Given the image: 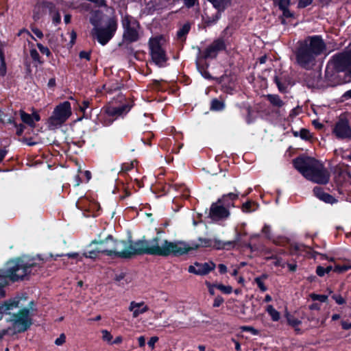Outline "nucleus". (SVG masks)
<instances>
[{
	"mask_svg": "<svg viewBox=\"0 0 351 351\" xmlns=\"http://www.w3.org/2000/svg\"><path fill=\"white\" fill-rule=\"evenodd\" d=\"M9 315L10 317L5 320L11 324L8 328L12 335L25 332L33 324L30 310L27 307L20 309L17 313L11 312V315Z\"/></svg>",
	"mask_w": 351,
	"mask_h": 351,
	"instance_id": "8",
	"label": "nucleus"
},
{
	"mask_svg": "<svg viewBox=\"0 0 351 351\" xmlns=\"http://www.w3.org/2000/svg\"><path fill=\"white\" fill-rule=\"evenodd\" d=\"M224 302V299L221 295H217L214 299L213 306L214 308L219 307Z\"/></svg>",
	"mask_w": 351,
	"mask_h": 351,
	"instance_id": "53",
	"label": "nucleus"
},
{
	"mask_svg": "<svg viewBox=\"0 0 351 351\" xmlns=\"http://www.w3.org/2000/svg\"><path fill=\"white\" fill-rule=\"evenodd\" d=\"M267 99L270 102V104L276 107L280 108L283 106L285 103L280 99V96L278 95H267Z\"/></svg>",
	"mask_w": 351,
	"mask_h": 351,
	"instance_id": "31",
	"label": "nucleus"
},
{
	"mask_svg": "<svg viewBox=\"0 0 351 351\" xmlns=\"http://www.w3.org/2000/svg\"><path fill=\"white\" fill-rule=\"evenodd\" d=\"M128 310L132 312V316L134 318H136L141 314H143L149 311V307L145 304L144 302H136L132 301L130 304Z\"/></svg>",
	"mask_w": 351,
	"mask_h": 351,
	"instance_id": "19",
	"label": "nucleus"
},
{
	"mask_svg": "<svg viewBox=\"0 0 351 351\" xmlns=\"http://www.w3.org/2000/svg\"><path fill=\"white\" fill-rule=\"evenodd\" d=\"M351 66V50L340 52L332 56L325 69V78L333 81L338 73L346 72Z\"/></svg>",
	"mask_w": 351,
	"mask_h": 351,
	"instance_id": "6",
	"label": "nucleus"
},
{
	"mask_svg": "<svg viewBox=\"0 0 351 351\" xmlns=\"http://www.w3.org/2000/svg\"><path fill=\"white\" fill-rule=\"evenodd\" d=\"M311 75L313 76V82H312V86L319 85V84L322 81L321 73L314 72L311 73Z\"/></svg>",
	"mask_w": 351,
	"mask_h": 351,
	"instance_id": "49",
	"label": "nucleus"
},
{
	"mask_svg": "<svg viewBox=\"0 0 351 351\" xmlns=\"http://www.w3.org/2000/svg\"><path fill=\"white\" fill-rule=\"evenodd\" d=\"M282 12V16L285 18L289 19V18H293L294 17V13L291 12L289 8H283V10H281Z\"/></svg>",
	"mask_w": 351,
	"mask_h": 351,
	"instance_id": "56",
	"label": "nucleus"
},
{
	"mask_svg": "<svg viewBox=\"0 0 351 351\" xmlns=\"http://www.w3.org/2000/svg\"><path fill=\"white\" fill-rule=\"evenodd\" d=\"M241 328L243 332H249L253 335H258L260 334V331L250 326H244Z\"/></svg>",
	"mask_w": 351,
	"mask_h": 351,
	"instance_id": "45",
	"label": "nucleus"
},
{
	"mask_svg": "<svg viewBox=\"0 0 351 351\" xmlns=\"http://www.w3.org/2000/svg\"><path fill=\"white\" fill-rule=\"evenodd\" d=\"M71 104L65 101L56 106L51 116L48 119L47 123L49 129L61 126L71 115Z\"/></svg>",
	"mask_w": 351,
	"mask_h": 351,
	"instance_id": "10",
	"label": "nucleus"
},
{
	"mask_svg": "<svg viewBox=\"0 0 351 351\" xmlns=\"http://www.w3.org/2000/svg\"><path fill=\"white\" fill-rule=\"evenodd\" d=\"M203 23L205 26L210 27L217 23V21L212 16H207L206 19L203 18Z\"/></svg>",
	"mask_w": 351,
	"mask_h": 351,
	"instance_id": "51",
	"label": "nucleus"
},
{
	"mask_svg": "<svg viewBox=\"0 0 351 351\" xmlns=\"http://www.w3.org/2000/svg\"><path fill=\"white\" fill-rule=\"evenodd\" d=\"M10 123H13L14 126L16 128V134L21 136L25 129V126L23 123L18 124L14 120L10 119Z\"/></svg>",
	"mask_w": 351,
	"mask_h": 351,
	"instance_id": "41",
	"label": "nucleus"
},
{
	"mask_svg": "<svg viewBox=\"0 0 351 351\" xmlns=\"http://www.w3.org/2000/svg\"><path fill=\"white\" fill-rule=\"evenodd\" d=\"M101 333L103 341H106L108 344L110 345L113 338L111 333L107 330H102Z\"/></svg>",
	"mask_w": 351,
	"mask_h": 351,
	"instance_id": "44",
	"label": "nucleus"
},
{
	"mask_svg": "<svg viewBox=\"0 0 351 351\" xmlns=\"http://www.w3.org/2000/svg\"><path fill=\"white\" fill-rule=\"evenodd\" d=\"M266 311L270 315L272 321L278 322L280 319V313L272 305H268L266 308Z\"/></svg>",
	"mask_w": 351,
	"mask_h": 351,
	"instance_id": "34",
	"label": "nucleus"
},
{
	"mask_svg": "<svg viewBox=\"0 0 351 351\" xmlns=\"http://www.w3.org/2000/svg\"><path fill=\"white\" fill-rule=\"evenodd\" d=\"M20 116L21 121L30 126L31 128H34L36 125L35 123H34V120L32 118V114L27 113L24 110H20Z\"/></svg>",
	"mask_w": 351,
	"mask_h": 351,
	"instance_id": "32",
	"label": "nucleus"
},
{
	"mask_svg": "<svg viewBox=\"0 0 351 351\" xmlns=\"http://www.w3.org/2000/svg\"><path fill=\"white\" fill-rule=\"evenodd\" d=\"M121 25L123 29V41L125 43H133L140 39V23L128 14H121Z\"/></svg>",
	"mask_w": 351,
	"mask_h": 351,
	"instance_id": "9",
	"label": "nucleus"
},
{
	"mask_svg": "<svg viewBox=\"0 0 351 351\" xmlns=\"http://www.w3.org/2000/svg\"><path fill=\"white\" fill-rule=\"evenodd\" d=\"M150 55L153 62L156 65L167 61L166 51L162 49L160 40L158 37L151 38L149 41Z\"/></svg>",
	"mask_w": 351,
	"mask_h": 351,
	"instance_id": "13",
	"label": "nucleus"
},
{
	"mask_svg": "<svg viewBox=\"0 0 351 351\" xmlns=\"http://www.w3.org/2000/svg\"><path fill=\"white\" fill-rule=\"evenodd\" d=\"M215 288L221 291L224 294H230L232 292V287L230 285L215 283Z\"/></svg>",
	"mask_w": 351,
	"mask_h": 351,
	"instance_id": "39",
	"label": "nucleus"
},
{
	"mask_svg": "<svg viewBox=\"0 0 351 351\" xmlns=\"http://www.w3.org/2000/svg\"><path fill=\"white\" fill-rule=\"evenodd\" d=\"M39 263L36 262V258L26 259L24 257H16L9 261L7 268L0 269L1 282L0 287H6L8 285V279L12 282L29 280V276L38 274L43 267V259L38 256Z\"/></svg>",
	"mask_w": 351,
	"mask_h": 351,
	"instance_id": "3",
	"label": "nucleus"
},
{
	"mask_svg": "<svg viewBox=\"0 0 351 351\" xmlns=\"http://www.w3.org/2000/svg\"><path fill=\"white\" fill-rule=\"evenodd\" d=\"M191 28V25L189 22L185 23L177 31L176 37L179 42L184 43L186 40V36L189 34Z\"/></svg>",
	"mask_w": 351,
	"mask_h": 351,
	"instance_id": "25",
	"label": "nucleus"
},
{
	"mask_svg": "<svg viewBox=\"0 0 351 351\" xmlns=\"http://www.w3.org/2000/svg\"><path fill=\"white\" fill-rule=\"evenodd\" d=\"M313 0H299L298 3V8H305L313 3Z\"/></svg>",
	"mask_w": 351,
	"mask_h": 351,
	"instance_id": "55",
	"label": "nucleus"
},
{
	"mask_svg": "<svg viewBox=\"0 0 351 351\" xmlns=\"http://www.w3.org/2000/svg\"><path fill=\"white\" fill-rule=\"evenodd\" d=\"M7 73V66L5 54L0 56V77H5Z\"/></svg>",
	"mask_w": 351,
	"mask_h": 351,
	"instance_id": "36",
	"label": "nucleus"
},
{
	"mask_svg": "<svg viewBox=\"0 0 351 351\" xmlns=\"http://www.w3.org/2000/svg\"><path fill=\"white\" fill-rule=\"evenodd\" d=\"M66 341V336L64 333H62L59 337L55 340V344L57 346L62 345Z\"/></svg>",
	"mask_w": 351,
	"mask_h": 351,
	"instance_id": "60",
	"label": "nucleus"
},
{
	"mask_svg": "<svg viewBox=\"0 0 351 351\" xmlns=\"http://www.w3.org/2000/svg\"><path fill=\"white\" fill-rule=\"evenodd\" d=\"M286 318L288 324L295 328V330L297 331V332L298 333L300 331V329L296 327L300 326L302 324V322L298 318H295L293 315L289 314V313L286 314Z\"/></svg>",
	"mask_w": 351,
	"mask_h": 351,
	"instance_id": "30",
	"label": "nucleus"
},
{
	"mask_svg": "<svg viewBox=\"0 0 351 351\" xmlns=\"http://www.w3.org/2000/svg\"><path fill=\"white\" fill-rule=\"evenodd\" d=\"M219 83L221 84V90L229 95H233L235 92V87L234 82L231 81L230 77L227 75H222L220 79Z\"/></svg>",
	"mask_w": 351,
	"mask_h": 351,
	"instance_id": "22",
	"label": "nucleus"
},
{
	"mask_svg": "<svg viewBox=\"0 0 351 351\" xmlns=\"http://www.w3.org/2000/svg\"><path fill=\"white\" fill-rule=\"evenodd\" d=\"M29 54L33 61L36 62L40 64L43 63V61L41 60V58L36 49H30Z\"/></svg>",
	"mask_w": 351,
	"mask_h": 351,
	"instance_id": "40",
	"label": "nucleus"
},
{
	"mask_svg": "<svg viewBox=\"0 0 351 351\" xmlns=\"http://www.w3.org/2000/svg\"><path fill=\"white\" fill-rule=\"evenodd\" d=\"M326 49V45L321 35L308 36L304 40L298 42L294 51L296 63L301 68L308 69L316 58Z\"/></svg>",
	"mask_w": 351,
	"mask_h": 351,
	"instance_id": "4",
	"label": "nucleus"
},
{
	"mask_svg": "<svg viewBox=\"0 0 351 351\" xmlns=\"http://www.w3.org/2000/svg\"><path fill=\"white\" fill-rule=\"evenodd\" d=\"M275 5H278L280 10L283 8H289L291 5V0H272Z\"/></svg>",
	"mask_w": 351,
	"mask_h": 351,
	"instance_id": "37",
	"label": "nucleus"
},
{
	"mask_svg": "<svg viewBox=\"0 0 351 351\" xmlns=\"http://www.w3.org/2000/svg\"><path fill=\"white\" fill-rule=\"evenodd\" d=\"M300 136L302 139L308 141L311 138V135L308 130L306 128H302L300 130Z\"/></svg>",
	"mask_w": 351,
	"mask_h": 351,
	"instance_id": "46",
	"label": "nucleus"
},
{
	"mask_svg": "<svg viewBox=\"0 0 351 351\" xmlns=\"http://www.w3.org/2000/svg\"><path fill=\"white\" fill-rule=\"evenodd\" d=\"M246 232L241 233L237 231L234 241H222L218 239H210L198 237V243L191 241L187 243L183 241H169L167 239L162 241V245H159L160 237H155L148 244V254L167 257H180L189 254L191 251L197 250L201 247H212L214 250H231L241 242V237L246 236Z\"/></svg>",
	"mask_w": 351,
	"mask_h": 351,
	"instance_id": "1",
	"label": "nucleus"
},
{
	"mask_svg": "<svg viewBox=\"0 0 351 351\" xmlns=\"http://www.w3.org/2000/svg\"><path fill=\"white\" fill-rule=\"evenodd\" d=\"M52 21L55 25H58L61 22V16L57 10L52 14Z\"/></svg>",
	"mask_w": 351,
	"mask_h": 351,
	"instance_id": "52",
	"label": "nucleus"
},
{
	"mask_svg": "<svg viewBox=\"0 0 351 351\" xmlns=\"http://www.w3.org/2000/svg\"><path fill=\"white\" fill-rule=\"evenodd\" d=\"M267 278L268 275L267 274H263L254 278L255 283L262 292H265L267 290V287L264 284V280L267 279Z\"/></svg>",
	"mask_w": 351,
	"mask_h": 351,
	"instance_id": "33",
	"label": "nucleus"
},
{
	"mask_svg": "<svg viewBox=\"0 0 351 351\" xmlns=\"http://www.w3.org/2000/svg\"><path fill=\"white\" fill-rule=\"evenodd\" d=\"M40 8L43 12L48 11L49 14H52L57 10L56 5L53 2L44 0L40 3Z\"/></svg>",
	"mask_w": 351,
	"mask_h": 351,
	"instance_id": "29",
	"label": "nucleus"
},
{
	"mask_svg": "<svg viewBox=\"0 0 351 351\" xmlns=\"http://www.w3.org/2000/svg\"><path fill=\"white\" fill-rule=\"evenodd\" d=\"M132 105L129 103L119 106H109L104 108V114L106 116L104 121L105 125H110L119 117L126 114L132 108Z\"/></svg>",
	"mask_w": 351,
	"mask_h": 351,
	"instance_id": "12",
	"label": "nucleus"
},
{
	"mask_svg": "<svg viewBox=\"0 0 351 351\" xmlns=\"http://www.w3.org/2000/svg\"><path fill=\"white\" fill-rule=\"evenodd\" d=\"M205 285H206V287L208 289L209 294L210 295H215V292L214 289L215 288V284H212L208 281H206Z\"/></svg>",
	"mask_w": 351,
	"mask_h": 351,
	"instance_id": "59",
	"label": "nucleus"
},
{
	"mask_svg": "<svg viewBox=\"0 0 351 351\" xmlns=\"http://www.w3.org/2000/svg\"><path fill=\"white\" fill-rule=\"evenodd\" d=\"M79 57L81 59H86V60L90 61L91 58V51H81L79 53Z\"/></svg>",
	"mask_w": 351,
	"mask_h": 351,
	"instance_id": "54",
	"label": "nucleus"
},
{
	"mask_svg": "<svg viewBox=\"0 0 351 351\" xmlns=\"http://www.w3.org/2000/svg\"><path fill=\"white\" fill-rule=\"evenodd\" d=\"M310 297L313 301L326 302L328 300V296L326 295L317 294L313 293L310 295Z\"/></svg>",
	"mask_w": 351,
	"mask_h": 351,
	"instance_id": "42",
	"label": "nucleus"
},
{
	"mask_svg": "<svg viewBox=\"0 0 351 351\" xmlns=\"http://www.w3.org/2000/svg\"><path fill=\"white\" fill-rule=\"evenodd\" d=\"M92 101V99H84L80 104L78 103L79 110L83 114L82 117L78 119L79 121H81L82 119H87L91 117L93 110L91 107Z\"/></svg>",
	"mask_w": 351,
	"mask_h": 351,
	"instance_id": "21",
	"label": "nucleus"
},
{
	"mask_svg": "<svg viewBox=\"0 0 351 351\" xmlns=\"http://www.w3.org/2000/svg\"><path fill=\"white\" fill-rule=\"evenodd\" d=\"M302 111V108L300 106H296L295 108H293L290 113H289V117H295L296 116H298Z\"/></svg>",
	"mask_w": 351,
	"mask_h": 351,
	"instance_id": "57",
	"label": "nucleus"
},
{
	"mask_svg": "<svg viewBox=\"0 0 351 351\" xmlns=\"http://www.w3.org/2000/svg\"><path fill=\"white\" fill-rule=\"evenodd\" d=\"M90 23L94 26L92 36L101 45H106L114 36L117 27V20L114 16L109 17L105 27H99V21L91 19Z\"/></svg>",
	"mask_w": 351,
	"mask_h": 351,
	"instance_id": "7",
	"label": "nucleus"
},
{
	"mask_svg": "<svg viewBox=\"0 0 351 351\" xmlns=\"http://www.w3.org/2000/svg\"><path fill=\"white\" fill-rule=\"evenodd\" d=\"M184 5L187 8H193L195 4L199 5L198 0H183Z\"/></svg>",
	"mask_w": 351,
	"mask_h": 351,
	"instance_id": "58",
	"label": "nucleus"
},
{
	"mask_svg": "<svg viewBox=\"0 0 351 351\" xmlns=\"http://www.w3.org/2000/svg\"><path fill=\"white\" fill-rule=\"evenodd\" d=\"M293 165L308 180L319 184H326L329 182L328 171L313 157L299 156L293 160Z\"/></svg>",
	"mask_w": 351,
	"mask_h": 351,
	"instance_id": "5",
	"label": "nucleus"
},
{
	"mask_svg": "<svg viewBox=\"0 0 351 351\" xmlns=\"http://www.w3.org/2000/svg\"><path fill=\"white\" fill-rule=\"evenodd\" d=\"M162 80H154L152 81V84L154 87L157 89L158 90L162 91L163 88H162L161 84Z\"/></svg>",
	"mask_w": 351,
	"mask_h": 351,
	"instance_id": "63",
	"label": "nucleus"
},
{
	"mask_svg": "<svg viewBox=\"0 0 351 351\" xmlns=\"http://www.w3.org/2000/svg\"><path fill=\"white\" fill-rule=\"evenodd\" d=\"M332 133L338 139L351 138V128L347 119H340L335 125Z\"/></svg>",
	"mask_w": 351,
	"mask_h": 351,
	"instance_id": "15",
	"label": "nucleus"
},
{
	"mask_svg": "<svg viewBox=\"0 0 351 351\" xmlns=\"http://www.w3.org/2000/svg\"><path fill=\"white\" fill-rule=\"evenodd\" d=\"M232 0H215L211 2L213 6L219 11H225L231 5Z\"/></svg>",
	"mask_w": 351,
	"mask_h": 351,
	"instance_id": "27",
	"label": "nucleus"
},
{
	"mask_svg": "<svg viewBox=\"0 0 351 351\" xmlns=\"http://www.w3.org/2000/svg\"><path fill=\"white\" fill-rule=\"evenodd\" d=\"M254 205V202L251 200H247L243 203L241 206V210L245 213H250L254 211V208H252V206Z\"/></svg>",
	"mask_w": 351,
	"mask_h": 351,
	"instance_id": "38",
	"label": "nucleus"
},
{
	"mask_svg": "<svg viewBox=\"0 0 351 351\" xmlns=\"http://www.w3.org/2000/svg\"><path fill=\"white\" fill-rule=\"evenodd\" d=\"M291 79L288 75H275L274 77V82L276 84L278 90L283 93L287 92V88L291 84Z\"/></svg>",
	"mask_w": 351,
	"mask_h": 351,
	"instance_id": "20",
	"label": "nucleus"
},
{
	"mask_svg": "<svg viewBox=\"0 0 351 351\" xmlns=\"http://www.w3.org/2000/svg\"><path fill=\"white\" fill-rule=\"evenodd\" d=\"M313 193L315 197L319 198L320 200L332 204L335 202V198L330 194L326 193L324 189L320 186H315L313 189Z\"/></svg>",
	"mask_w": 351,
	"mask_h": 351,
	"instance_id": "24",
	"label": "nucleus"
},
{
	"mask_svg": "<svg viewBox=\"0 0 351 351\" xmlns=\"http://www.w3.org/2000/svg\"><path fill=\"white\" fill-rule=\"evenodd\" d=\"M316 274L319 276V277H323L326 274V271H325V267L321 266V265H318L317 267H316Z\"/></svg>",
	"mask_w": 351,
	"mask_h": 351,
	"instance_id": "62",
	"label": "nucleus"
},
{
	"mask_svg": "<svg viewBox=\"0 0 351 351\" xmlns=\"http://www.w3.org/2000/svg\"><path fill=\"white\" fill-rule=\"evenodd\" d=\"M123 84L117 80H111L108 83L104 85V88L108 92H114L121 88Z\"/></svg>",
	"mask_w": 351,
	"mask_h": 351,
	"instance_id": "28",
	"label": "nucleus"
},
{
	"mask_svg": "<svg viewBox=\"0 0 351 351\" xmlns=\"http://www.w3.org/2000/svg\"><path fill=\"white\" fill-rule=\"evenodd\" d=\"M228 27H226L221 33V35L215 39L210 45H209L203 53H201V58L206 60L208 58L215 59L218 54L221 51H226L227 50L226 40L223 34L226 33Z\"/></svg>",
	"mask_w": 351,
	"mask_h": 351,
	"instance_id": "11",
	"label": "nucleus"
},
{
	"mask_svg": "<svg viewBox=\"0 0 351 351\" xmlns=\"http://www.w3.org/2000/svg\"><path fill=\"white\" fill-rule=\"evenodd\" d=\"M215 267L216 264L213 261L204 263L195 261L193 265L189 266L188 271L197 276H206L213 271Z\"/></svg>",
	"mask_w": 351,
	"mask_h": 351,
	"instance_id": "14",
	"label": "nucleus"
},
{
	"mask_svg": "<svg viewBox=\"0 0 351 351\" xmlns=\"http://www.w3.org/2000/svg\"><path fill=\"white\" fill-rule=\"evenodd\" d=\"M226 104L222 99L214 98L210 101V110L215 112L223 111Z\"/></svg>",
	"mask_w": 351,
	"mask_h": 351,
	"instance_id": "26",
	"label": "nucleus"
},
{
	"mask_svg": "<svg viewBox=\"0 0 351 351\" xmlns=\"http://www.w3.org/2000/svg\"><path fill=\"white\" fill-rule=\"evenodd\" d=\"M303 245H301L298 243L292 244L290 245L289 249V255L293 256L296 255L299 251L301 250V247Z\"/></svg>",
	"mask_w": 351,
	"mask_h": 351,
	"instance_id": "43",
	"label": "nucleus"
},
{
	"mask_svg": "<svg viewBox=\"0 0 351 351\" xmlns=\"http://www.w3.org/2000/svg\"><path fill=\"white\" fill-rule=\"evenodd\" d=\"M348 263L343 265H336L334 267V271L338 274H342L349 269H351V261L348 260Z\"/></svg>",
	"mask_w": 351,
	"mask_h": 351,
	"instance_id": "35",
	"label": "nucleus"
},
{
	"mask_svg": "<svg viewBox=\"0 0 351 351\" xmlns=\"http://www.w3.org/2000/svg\"><path fill=\"white\" fill-rule=\"evenodd\" d=\"M240 193L237 189H234V192L224 194L221 198L217 200V203L223 205L224 207L228 208L234 207V201L239 198Z\"/></svg>",
	"mask_w": 351,
	"mask_h": 351,
	"instance_id": "18",
	"label": "nucleus"
},
{
	"mask_svg": "<svg viewBox=\"0 0 351 351\" xmlns=\"http://www.w3.org/2000/svg\"><path fill=\"white\" fill-rule=\"evenodd\" d=\"M36 46L43 54H45L48 57L51 55V53L47 47H45L41 43H37Z\"/></svg>",
	"mask_w": 351,
	"mask_h": 351,
	"instance_id": "48",
	"label": "nucleus"
},
{
	"mask_svg": "<svg viewBox=\"0 0 351 351\" xmlns=\"http://www.w3.org/2000/svg\"><path fill=\"white\" fill-rule=\"evenodd\" d=\"M21 141L27 145H29V146H33V145H35L36 144V142H34L32 141V137H29V138H27V137H23L22 139H21Z\"/></svg>",
	"mask_w": 351,
	"mask_h": 351,
	"instance_id": "64",
	"label": "nucleus"
},
{
	"mask_svg": "<svg viewBox=\"0 0 351 351\" xmlns=\"http://www.w3.org/2000/svg\"><path fill=\"white\" fill-rule=\"evenodd\" d=\"M158 340L159 338L157 336L152 337L147 342L149 347L154 349L155 348V343L158 342Z\"/></svg>",
	"mask_w": 351,
	"mask_h": 351,
	"instance_id": "61",
	"label": "nucleus"
},
{
	"mask_svg": "<svg viewBox=\"0 0 351 351\" xmlns=\"http://www.w3.org/2000/svg\"><path fill=\"white\" fill-rule=\"evenodd\" d=\"M229 210L223 205L215 202L211 204L209 217L214 220H219L228 217Z\"/></svg>",
	"mask_w": 351,
	"mask_h": 351,
	"instance_id": "16",
	"label": "nucleus"
},
{
	"mask_svg": "<svg viewBox=\"0 0 351 351\" xmlns=\"http://www.w3.org/2000/svg\"><path fill=\"white\" fill-rule=\"evenodd\" d=\"M262 232H263V234H265V237L266 239H267L269 240H271L270 226H269L267 224H265L262 228Z\"/></svg>",
	"mask_w": 351,
	"mask_h": 351,
	"instance_id": "47",
	"label": "nucleus"
},
{
	"mask_svg": "<svg viewBox=\"0 0 351 351\" xmlns=\"http://www.w3.org/2000/svg\"><path fill=\"white\" fill-rule=\"evenodd\" d=\"M332 298L339 305L344 304L346 302V300L340 294H333Z\"/></svg>",
	"mask_w": 351,
	"mask_h": 351,
	"instance_id": "50",
	"label": "nucleus"
},
{
	"mask_svg": "<svg viewBox=\"0 0 351 351\" xmlns=\"http://www.w3.org/2000/svg\"><path fill=\"white\" fill-rule=\"evenodd\" d=\"M109 240L114 243L113 249L99 247L95 250L84 252L82 257L95 259L99 254H102L112 258L130 259L134 256L148 254V244H149V242L145 239V236L141 239L136 241L134 244L130 243L129 245H127V242L125 241H118L114 239L113 237L111 234H109L104 240H93L89 244V246L93 244H99L101 245Z\"/></svg>",
	"mask_w": 351,
	"mask_h": 351,
	"instance_id": "2",
	"label": "nucleus"
},
{
	"mask_svg": "<svg viewBox=\"0 0 351 351\" xmlns=\"http://www.w3.org/2000/svg\"><path fill=\"white\" fill-rule=\"evenodd\" d=\"M19 300L12 298L0 303V320L4 314L11 315V311L19 307Z\"/></svg>",
	"mask_w": 351,
	"mask_h": 351,
	"instance_id": "17",
	"label": "nucleus"
},
{
	"mask_svg": "<svg viewBox=\"0 0 351 351\" xmlns=\"http://www.w3.org/2000/svg\"><path fill=\"white\" fill-rule=\"evenodd\" d=\"M199 56L196 60V66L199 72L201 73V75L207 80H212L213 77L211 76L210 73L208 71V64H207L206 62H202L203 59L201 58V50L199 48Z\"/></svg>",
	"mask_w": 351,
	"mask_h": 351,
	"instance_id": "23",
	"label": "nucleus"
}]
</instances>
